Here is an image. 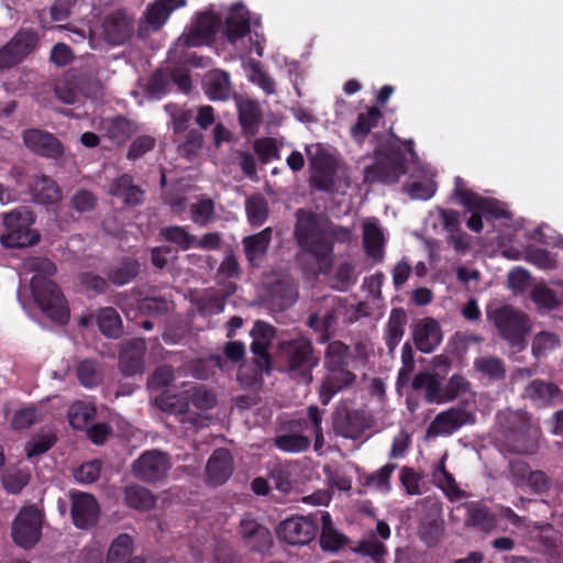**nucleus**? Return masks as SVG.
<instances>
[{"label": "nucleus", "instance_id": "4", "mask_svg": "<svg viewBox=\"0 0 563 563\" xmlns=\"http://www.w3.org/2000/svg\"><path fill=\"white\" fill-rule=\"evenodd\" d=\"M2 223L4 233L0 242L5 247H26L38 241V235L31 229L34 216L30 208L19 207L3 213Z\"/></svg>", "mask_w": 563, "mask_h": 563}, {"label": "nucleus", "instance_id": "37", "mask_svg": "<svg viewBox=\"0 0 563 563\" xmlns=\"http://www.w3.org/2000/svg\"><path fill=\"white\" fill-rule=\"evenodd\" d=\"M125 501L132 508L146 511L154 507L156 500L148 489L133 485L125 489Z\"/></svg>", "mask_w": 563, "mask_h": 563}, {"label": "nucleus", "instance_id": "10", "mask_svg": "<svg viewBox=\"0 0 563 563\" xmlns=\"http://www.w3.org/2000/svg\"><path fill=\"white\" fill-rule=\"evenodd\" d=\"M42 526L43 516L36 507L22 508L12 523L13 541L23 549L33 548L41 539Z\"/></svg>", "mask_w": 563, "mask_h": 563}, {"label": "nucleus", "instance_id": "23", "mask_svg": "<svg viewBox=\"0 0 563 563\" xmlns=\"http://www.w3.org/2000/svg\"><path fill=\"white\" fill-rule=\"evenodd\" d=\"M100 129L102 135L117 145L124 144L137 131V126L132 121L122 117L103 119Z\"/></svg>", "mask_w": 563, "mask_h": 563}, {"label": "nucleus", "instance_id": "9", "mask_svg": "<svg viewBox=\"0 0 563 563\" xmlns=\"http://www.w3.org/2000/svg\"><path fill=\"white\" fill-rule=\"evenodd\" d=\"M407 158L398 150L389 146L386 153H379L376 163L364 170L365 180L393 184L406 173Z\"/></svg>", "mask_w": 563, "mask_h": 563}, {"label": "nucleus", "instance_id": "6", "mask_svg": "<svg viewBox=\"0 0 563 563\" xmlns=\"http://www.w3.org/2000/svg\"><path fill=\"white\" fill-rule=\"evenodd\" d=\"M488 318L505 340L511 345H518L519 349L523 347V336L531 329L530 321L523 312L506 305L489 311Z\"/></svg>", "mask_w": 563, "mask_h": 563}, {"label": "nucleus", "instance_id": "7", "mask_svg": "<svg viewBox=\"0 0 563 563\" xmlns=\"http://www.w3.org/2000/svg\"><path fill=\"white\" fill-rule=\"evenodd\" d=\"M188 398L184 390L180 394L165 391L155 399V402L163 411L179 416V421L186 431H195L208 426L210 417L189 410Z\"/></svg>", "mask_w": 563, "mask_h": 563}, {"label": "nucleus", "instance_id": "50", "mask_svg": "<svg viewBox=\"0 0 563 563\" xmlns=\"http://www.w3.org/2000/svg\"><path fill=\"white\" fill-rule=\"evenodd\" d=\"M10 48L18 54V56L23 59L27 54H30L36 46V36L33 32L23 31L19 32L10 43H8Z\"/></svg>", "mask_w": 563, "mask_h": 563}, {"label": "nucleus", "instance_id": "61", "mask_svg": "<svg viewBox=\"0 0 563 563\" xmlns=\"http://www.w3.org/2000/svg\"><path fill=\"white\" fill-rule=\"evenodd\" d=\"M168 79L163 70H157L147 81L145 89L150 97L161 98L167 90Z\"/></svg>", "mask_w": 563, "mask_h": 563}, {"label": "nucleus", "instance_id": "5", "mask_svg": "<svg viewBox=\"0 0 563 563\" xmlns=\"http://www.w3.org/2000/svg\"><path fill=\"white\" fill-rule=\"evenodd\" d=\"M225 35L231 44H240L249 53L254 51L262 56L264 37L257 31H250L249 11L243 4L230 9L225 18Z\"/></svg>", "mask_w": 563, "mask_h": 563}, {"label": "nucleus", "instance_id": "54", "mask_svg": "<svg viewBox=\"0 0 563 563\" xmlns=\"http://www.w3.org/2000/svg\"><path fill=\"white\" fill-rule=\"evenodd\" d=\"M556 334L548 331L538 333L532 342V352L537 357L543 356L559 346Z\"/></svg>", "mask_w": 563, "mask_h": 563}, {"label": "nucleus", "instance_id": "18", "mask_svg": "<svg viewBox=\"0 0 563 563\" xmlns=\"http://www.w3.org/2000/svg\"><path fill=\"white\" fill-rule=\"evenodd\" d=\"M390 528L385 521H377L375 531L364 536L356 552L371 556L375 563H379L380 559L387 553L384 541L389 539Z\"/></svg>", "mask_w": 563, "mask_h": 563}, {"label": "nucleus", "instance_id": "13", "mask_svg": "<svg viewBox=\"0 0 563 563\" xmlns=\"http://www.w3.org/2000/svg\"><path fill=\"white\" fill-rule=\"evenodd\" d=\"M475 418L472 413L461 409L451 408L439 413L428 428L429 437L449 435L459 430L462 426L473 423Z\"/></svg>", "mask_w": 563, "mask_h": 563}, {"label": "nucleus", "instance_id": "45", "mask_svg": "<svg viewBox=\"0 0 563 563\" xmlns=\"http://www.w3.org/2000/svg\"><path fill=\"white\" fill-rule=\"evenodd\" d=\"M275 443L278 449L285 452L298 453L309 448L310 440L298 433H287L276 438Z\"/></svg>", "mask_w": 563, "mask_h": 563}, {"label": "nucleus", "instance_id": "46", "mask_svg": "<svg viewBox=\"0 0 563 563\" xmlns=\"http://www.w3.org/2000/svg\"><path fill=\"white\" fill-rule=\"evenodd\" d=\"M324 364L328 369L346 366L347 346L339 341L331 342L327 347Z\"/></svg>", "mask_w": 563, "mask_h": 563}, {"label": "nucleus", "instance_id": "12", "mask_svg": "<svg viewBox=\"0 0 563 563\" xmlns=\"http://www.w3.org/2000/svg\"><path fill=\"white\" fill-rule=\"evenodd\" d=\"M317 533L314 522L303 516L291 517L279 523L278 537L289 544H307L312 541Z\"/></svg>", "mask_w": 563, "mask_h": 563}, {"label": "nucleus", "instance_id": "62", "mask_svg": "<svg viewBox=\"0 0 563 563\" xmlns=\"http://www.w3.org/2000/svg\"><path fill=\"white\" fill-rule=\"evenodd\" d=\"M27 472L16 470L8 473L3 478V485L9 493L18 494L29 483Z\"/></svg>", "mask_w": 563, "mask_h": 563}, {"label": "nucleus", "instance_id": "51", "mask_svg": "<svg viewBox=\"0 0 563 563\" xmlns=\"http://www.w3.org/2000/svg\"><path fill=\"white\" fill-rule=\"evenodd\" d=\"M396 468V464L388 463L379 468L377 472L371 474L365 483L367 486L374 487L375 489L387 493L390 490L389 478Z\"/></svg>", "mask_w": 563, "mask_h": 563}, {"label": "nucleus", "instance_id": "24", "mask_svg": "<svg viewBox=\"0 0 563 563\" xmlns=\"http://www.w3.org/2000/svg\"><path fill=\"white\" fill-rule=\"evenodd\" d=\"M320 390L321 401L327 405L332 396L342 388L351 386L355 382V375L347 371L345 366L328 369Z\"/></svg>", "mask_w": 563, "mask_h": 563}, {"label": "nucleus", "instance_id": "30", "mask_svg": "<svg viewBox=\"0 0 563 563\" xmlns=\"http://www.w3.org/2000/svg\"><path fill=\"white\" fill-rule=\"evenodd\" d=\"M465 525L489 533L496 527V518L486 506L470 504L467 506Z\"/></svg>", "mask_w": 563, "mask_h": 563}, {"label": "nucleus", "instance_id": "25", "mask_svg": "<svg viewBox=\"0 0 563 563\" xmlns=\"http://www.w3.org/2000/svg\"><path fill=\"white\" fill-rule=\"evenodd\" d=\"M133 539L128 533L118 536L110 544L107 563H144L140 558H132Z\"/></svg>", "mask_w": 563, "mask_h": 563}, {"label": "nucleus", "instance_id": "64", "mask_svg": "<svg viewBox=\"0 0 563 563\" xmlns=\"http://www.w3.org/2000/svg\"><path fill=\"white\" fill-rule=\"evenodd\" d=\"M169 14L168 9H165L163 4L156 1L147 8L146 19L154 30H158L167 21Z\"/></svg>", "mask_w": 563, "mask_h": 563}, {"label": "nucleus", "instance_id": "42", "mask_svg": "<svg viewBox=\"0 0 563 563\" xmlns=\"http://www.w3.org/2000/svg\"><path fill=\"white\" fill-rule=\"evenodd\" d=\"M474 367L490 379L499 380L505 377L506 369L501 360L494 356H482L475 360Z\"/></svg>", "mask_w": 563, "mask_h": 563}, {"label": "nucleus", "instance_id": "53", "mask_svg": "<svg viewBox=\"0 0 563 563\" xmlns=\"http://www.w3.org/2000/svg\"><path fill=\"white\" fill-rule=\"evenodd\" d=\"M405 190L411 199L428 200L434 195L437 186L431 178H426L422 181L415 180L407 184Z\"/></svg>", "mask_w": 563, "mask_h": 563}, {"label": "nucleus", "instance_id": "32", "mask_svg": "<svg viewBox=\"0 0 563 563\" xmlns=\"http://www.w3.org/2000/svg\"><path fill=\"white\" fill-rule=\"evenodd\" d=\"M320 545L324 551H338L345 543V537L336 531L329 514L321 516Z\"/></svg>", "mask_w": 563, "mask_h": 563}, {"label": "nucleus", "instance_id": "17", "mask_svg": "<svg viewBox=\"0 0 563 563\" xmlns=\"http://www.w3.org/2000/svg\"><path fill=\"white\" fill-rule=\"evenodd\" d=\"M253 341L251 350L255 356V363L261 369H268V347L275 338V330L264 321H256L250 332Z\"/></svg>", "mask_w": 563, "mask_h": 563}, {"label": "nucleus", "instance_id": "63", "mask_svg": "<svg viewBox=\"0 0 563 563\" xmlns=\"http://www.w3.org/2000/svg\"><path fill=\"white\" fill-rule=\"evenodd\" d=\"M531 297L540 308L553 309L559 303L554 292L545 286H537Z\"/></svg>", "mask_w": 563, "mask_h": 563}, {"label": "nucleus", "instance_id": "56", "mask_svg": "<svg viewBox=\"0 0 563 563\" xmlns=\"http://www.w3.org/2000/svg\"><path fill=\"white\" fill-rule=\"evenodd\" d=\"M140 265L135 261H125L110 274V279L117 285H124L139 273Z\"/></svg>", "mask_w": 563, "mask_h": 563}, {"label": "nucleus", "instance_id": "39", "mask_svg": "<svg viewBox=\"0 0 563 563\" xmlns=\"http://www.w3.org/2000/svg\"><path fill=\"white\" fill-rule=\"evenodd\" d=\"M96 409L90 404L77 401L68 410V420L74 429H84L95 417Z\"/></svg>", "mask_w": 563, "mask_h": 563}, {"label": "nucleus", "instance_id": "47", "mask_svg": "<svg viewBox=\"0 0 563 563\" xmlns=\"http://www.w3.org/2000/svg\"><path fill=\"white\" fill-rule=\"evenodd\" d=\"M380 117V112L376 108H371L366 113L360 114L356 124L352 128V135L357 140L363 139L377 125Z\"/></svg>", "mask_w": 563, "mask_h": 563}, {"label": "nucleus", "instance_id": "8", "mask_svg": "<svg viewBox=\"0 0 563 563\" xmlns=\"http://www.w3.org/2000/svg\"><path fill=\"white\" fill-rule=\"evenodd\" d=\"M219 26V19L210 12L200 13L188 33L177 38L169 51L170 57L181 59L184 49L200 46L209 42Z\"/></svg>", "mask_w": 563, "mask_h": 563}, {"label": "nucleus", "instance_id": "20", "mask_svg": "<svg viewBox=\"0 0 563 563\" xmlns=\"http://www.w3.org/2000/svg\"><path fill=\"white\" fill-rule=\"evenodd\" d=\"M412 335L417 349L423 353H431L442 341L440 325L431 318L419 320Z\"/></svg>", "mask_w": 563, "mask_h": 563}, {"label": "nucleus", "instance_id": "21", "mask_svg": "<svg viewBox=\"0 0 563 563\" xmlns=\"http://www.w3.org/2000/svg\"><path fill=\"white\" fill-rule=\"evenodd\" d=\"M144 352L145 342L142 339H133L124 345L120 354L119 366L125 376H134L144 371Z\"/></svg>", "mask_w": 563, "mask_h": 563}, {"label": "nucleus", "instance_id": "19", "mask_svg": "<svg viewBox=\"0 0 563 563\" xmlns=\"http://www.w3.org/2000/svg\"><path fill=\"white\" fill-rule=\"evenodd\" d=\"M102 26L106 41L112 45L123 44L133 32L132 19L122 11L108 14Z\"/></svg>", "mask_w": 563, "mask_h": 563}, {"label": "nucleus", "instance_id": "27", "mask_svg": "<svg viewBox=\"0 0 563 563\" xmlns=\"http://www.w3.org/2000/svg\"><path fill=\"white\" fill-rule=\"evenodd\" d=\"M203 87L211 100H225L231 93L229 75L221 70L209 71L205 76Z\"/></svg>", "mask_w": 563, "mask_h": 563}, {"label": "nucleus", "instance_id": "1", "mask_svg": "<svg viewBox=\"0 0 563 563\" xmlns=\"http://www.w3.org/2000/svg\"><path fill=\"white\" fill-rule=\"evenodd\" d=\"M24 273H33L31 290L42 311L51 319L64 323L68 320V310L64 296L48 278L56 273L53 262L42 257L26 258L22 264Z\"/></svg>", "mask_w": 563, "mask_h": 563}, {"label": "nucleus", "instance_id": "14", "mask_svg": "<svg viewBox=\"0 0 563 563\" xmlns=\"http://www.w3.org/2000/svg\"><path fill=\"white\" fill-rule=\"evenodd\" d=\"M70 499L74 525L80 529L92 527L99 516V507L93 496L86 493L71 492Z\"/></svg>", "mask_w": 563, "mask_h": 563}, {"label": "nucleus", "instance_id": "38", "mask_svg": "<svg viewBox=\"0 0 563 563\" xmlns=\"http://www.w3.org/2000/svg\"><path fill=\"white\" fill-rule=\"evenodd\" d=\"M98 325L100 331L110 338H117L122 332V321L113 308H103L98 314Z\"/></svg>", "mask_w": 563, "mask_h": 563}, {"label": "nucleus", "instance_id": "52", "mask_svg": "<svg viewBox=\"0 0 563 563\" xmlns=\"http://www.w3.org/2000/svg\"><path fill=\"white\" fill-rule=\"evenodd\" d=\"M161 235L166 241L177 244L181 250H187L195 243V238L183 227H166L161 230Z\"/></svg>", "mask_w": 563, "mask_h": 563}, {"label": "nucleus", "instance_id": "58", "mask_svg": "<svg viewBox=\"0 0 563 563\" xmlns=\"http://www.w3.org/2000/svg\"><path fill=\"white\" fill-rule=\"evenodd\" d=\"M155 139L151 135H140L133 140L128 151L126 157L131 161L137 159L155 146Z\"/></svg>", "mask_w": 563, "mask_h": 563}, {"label": "nucleus", "instance_id": "16", "mask_svg": "<svg viewBox=\"0 0 563 563\" xmlns=\"http://www.w3.org/2000/svg\"><path fill=\"white\" fill-rule=\"evenodd\" d=\"M23 141L30 151L42 156L58 158L64 153L62 143L53 134L38 129L26 130Z\"/></svg>", "mask_w": 563, "mask_h": 563}, {"label": "nucleus", "instance_id": "59", "mask_svg": "<svg viewBox=\"0 0 563 563\" xmlns=\"http://www.w3.org/2000/svg\"><path fill=\"white\" fill-rule=\"evenodd\" d=\"M433 479L448 495H453L459 490L454 477L446 472L443 461H441L440 465L433 472Z\"/></svg>", "mask_w": 563, "mask_h": 563}, {"label": "nucleus", "instance_id": "15", "mask_svg": "<svg viewBox=\"0 0 563 563\" xmlns=\"http://www.w3.org/2000/svg\"><path fill=\"white\" fill-rule=\"evenodd\" d=\"M462 179H455V197L470 211H479L484 214H490L496 218L507 217V212L496 200L482 198L478 195L465 189L462 186Z\"/></svg>", "mask_w": 563, "mask_h": 563}, {"label": "nucleus", "instance_id": "3", "mask_svg": "<svg viewBox=\"0 0 563 563\" xmlns=\"http://www.w3.org/2000/svg\"><path fill=\"white\" fill-rule=\"evenodd\" d=\"M279 351L286 356L289 376L309 384L312 380L311 372L319 363V357L313 353L311 341L306 338L282 341Z\"/></svg>", "mask_w": 563, "mask_h": 563}, {"label": "nucleus", "instance_id": "33", "mask_svg": "<svg viewBox=\"0 0 563 563\" xmlns=\"http://www.w3.org/2000/svg\"><path fill=\"white\" fill-rule=\"evenodd\" d=\"M181 388H184V394L189 396L192 405L199 410H209L217 404L214 394L202 385L184 383Z\"/></svg>", "mask_w": 563, "mask_h": 563}, {"label": "nucleus", "instance_id": "44", "mask_svg": "<svg viewBox=\"0 0 563 563\" xmlns=\"http://www.w3.org/2000/svg\"><path fill=\"white\" fill-rule=\"evenodd\" d=\"M191 220L199 225H207L214 217V206L211 199H198L190 205Z\"/></svg>", "mask_w": 563, "mask_h": 563}, {"label": "nucleus", "instance_id": "57", "mask_svg": "<svg viewBox=\"0 0 563 563\" xmlns=\"http://www.w3.org/2000/svg\"><path fill=\"white\" fill-rule=\"evenodd\" d=\"M306 152L310 161L311 167L316 170L321 172L325 169L331 163L330 155L327 153L324 147L319 143L308 145L306 147Z\"/></svg>", "mask_w": 563, "mask_h": 563}, {"label": "nucleus", "instance_id": "43", "mask_svg": "<svg viewBox=\"0 0 563 563\" xmlns=\"http://www.w3.org/2000/svg\"><path fill=\"white\" fill-rule=\"evenodd\" d=\"M247 219L252 225H261L268 216V206L264 197L255 195L250 197L245 203Z\"/></svg>", "mask_w": 563, "mask_h": 563}, {"label": "nucleus", "instance_id": "49", "mask_svg": "<svg viewBox=\"0 0 563 563\" xmlns=\"http://www.w3.org/2000/svg\"><path fill=\"white\" fill-rule=\"evenodd\" d=\"M249 78L250 80L261 87L267 95L275 92V82L271 76L265 73L260 63L250 60L247 63Z\"/></svg>", "mask_w": 563, "mask_h": 563}, {"label": "nucleus", "instance_id": "29", "mask_svg": "<svg viewBox=\"0 0 563 563\" xmlns=\"http://www.w3.org/2000/svg\"><path fill=\"white\" fill-rule=\"evenodd\" d=\"M561 395L560 388L550 382L536 379L525 388V396L538 405H548Z\"/></svg>", "mask_w": 563, "mask_h": 563}, {"label": "nucleus", "instance_id": "11", "mask_svg": "<svg viewBox=\"0 0 563 563\" xmlns=\"http://www.w3.org/2000/svg\"><path fill=\"white\" fill-rule=\"evenodd\" d=\"M169 468V457L158 450L144 452L132 464L134 476L144 482H157L164 478Z\"/></svg>", "mask_w": 563, "mask_h": 563}, {"label": "nucleus", "instance_id": "55", "mask_svg": "<svg viewBox=\"0 0 563 563\" xmlns=\"http://www.w3.org/2000/svg\"><path fill=\"white\" fill-rule=\"evenodd\" d=\"M240 532L246 541L252 540L253 537H261L264 543H272V536L268 529L258 525L253 519H242L240 523Z\"/></svg>", "mask_w": 563, "mask_h": 563}, {"label": "nucleus", "instance_id": "34", "mask_svg": "<svg viewBox=\"0 0 563 563\" xmlns=\"http://www.w3.org/2000/svg\"><path fill=\"white\" fill-rule=\"evenodd\" d=\"M110 192L123 199L128 205H137L141 202L143 191L135 185L130 176L124 175L118 178L110 188Z\"/></svg>", "mask_w": 563, "mask_h": 563}, {"label": "nucleus", "instance_id": "36", "mask_svg": "<svg viewBox=\"0 0 563 563\" xmlns=\"http://www.w3.org/2000/svg\"><path fill=\"white\" fill-rule=\"evenodd\" d=\"M333 428L336 434L346 439H357L364 430V426L356 413L336 417Z\"/></svg>", "mask_w": 563, "mask_h": 563}, {"label": "nucleus", "instance_id": "31", "mask_svg": "<svg viewBox=\"0 0 563 563\" xmlns=\"http://www.w3.org/2000/svg\"><path fill=\"white\" fill-rule=\"evenodd\" d=\"M31 194L40 203H55L62 199V191L57 184L46 176H41L34 181Z\"/></svg>", "mask_w": 563, "mask_h": 563}, {"label": "nucleus", "instance_id": "60", "mask_svg": "<svg viewBox=\"0 0 563 563\" xmlns=\"http://www.w3.org/2000/svg\"><path fill=\"white\" fill-rule=\"evenodd\" d=\"M101 471V464L99 461H90L82 464L75 471V478L79 483L89 484L98 479Z\"/></svg>", "mask_w": 563, "mask_h": 563}, {"label": "nucleus", "instance_id": "40", "mask_svg": "<svg viewBox=\"0 0 563 563\" xmlns=\"http://www.w3.org/2000/svg\"><path fill=\"white\" fill-rule=\"evenodd\" d=\"M77 377L82 386L90 388L101 382L102 369L95 361L84 360L77 366Z\"/></svg>", "mask_w": 563, "mask_h": 563}, {"label": "nucleus", "instance_id": "26", "mask_svg": "<svg viewBox=\"0 0 563 563\" xmlns=\"http://www.w3.org/2000/svg\"><path fill=\"white\" fill-rule=\"evenodd\" d=\"M363 242L366 253L374 260H380L384 254V235L378 223L374 219L363 222Z\"/></svg>", "mask_w": 563, "mask_h": 563}, {"label": "nucleus", "instance_id": "2", "mask_svg": "<svg viewBox=\"0 0 563 563\" xmlns=\"http://www.w3.org/2000/svg\"><path fill=\"white\" fill-rule=\"evenodd\" d=\"M295 234L299 245L317 262L316 273H328L332 265V245L328 240V221L311 212L298 210Z\"/></svg>", "mask_w": 563, "mask_h": 563}, {"label": "nucleus", "instance_id": "48", "mask_svg": "<svg viewBox=\"0 0 563 563\" xmlns=\"http://www.w3.org/2000/svg\"><path fill=\"white\" fill-rule=\"evenodd\" d=\"M240 122L246 130H253L261 120L258 104L251 100H242L239 102Z\"/></svg>", "mask_w": 563, "mask_h": 563}, {"label": "nucleus", "instance_id": "41", "mask_svg": "<svg viewBox=\"0 0 563 563\" xmlns=\"http://www.w3.org/2000/svg\"><path fill=\"white\" fill-rule=\"evenodd\" d=\"M406 317L401 310H394L387 324V346L389 351L398 345L405 333Z\"/></svg>", "mask_w": 563, "mask_h": 563}, {"label": "nucleus", "instance_id": "22", "mask_svg": "<svg viewBox=\"0 0 563 563\" xmlns=\"http://www.w3.org/2000/svg\"><path fill=\"white\" fill-rule=\"evenodd\" d=\"M232 456L225 449H219L209 457L206 473L212 485L223 484L232 474Z\"/></svg>", "mask_w": 563, "mask_h": 563}, {"label": "nucleus", "instance_id": "28", "mask_svg": "<svg viewBox=\"0 0 563 563\" xmlns=\"http://www.w3.org/2000/svg\"><path fill=\"white\" fill-rule=\"evenodd\" d=\"M272 232L271 228H266L243 239L245 255L251 263L255 264L266 254L272 241Z\"/></svg>", "mask_w": 563, "mask_h": 563}, {"label": "nucleus", "instance_id": "35", "mask_svg": "<svg viewBox=\"0 0 563 563\" xmlns=\"http://www.w3.org/2000/svg\"><path fill=\"white\" fill-rule=\"evenodd\" d=\"M440 380L435 375L430 373H420L418 374L413 382L412 387L415 389H423L426 393V398L433 402H443L444 396L440 390Z\"/></svg>", "mask_w": 563, "mask_h": 563}]
</instances>
